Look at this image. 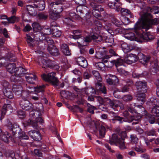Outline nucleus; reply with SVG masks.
Here are the masks:
<instances>
[{"instance_id":"1","label":"nucleus","mask_w":159,"mask_h":159,"mask_svg":"<svg viewBox=\"0 0 159 159\" xmlns=\"http://www.w3.org/2000/svg\"><path fill=\"white\" fill-rule=\"evenodd\" d=\"M8 129L11 132L12 136L7 131L3 132L0 127V138L5 143H8L9 140H14V137L21 139H28L29 137L22 131L19 125L16 124H12L9 122L7 125Z\"/></svg>"},{"instance_id":"2","label":"nucleus","mask_w":159,"mask_h":159,"mask_svg":"<svg viewBox=\"0 0 159 159\" xmlns=\"http://www.w3.org/2000/svg\"><path fill=\"white\" fill-rule=\"evenodd\" d=\"M86 20L87 21H90L91 24L94 25L92 30V32L84 39V42L89 44L91 42L98 43L102 40V37L100 34V30L102 26V23L98 20H93V17L89 14L86 15Z\"/></svg>"},{"instance_id":"3","label":"nucleus","mask_w":159,"mask_h":159,"mask_svg":"<svg viewBox=\"0 0 159 159\" xmlns=\"http://www.w3.org/2000/svg\"><path fill=\"white\" fill-rule=\"evenodd\" d=\"M141 17L139 18L138 20L136 22L134 25V28H132L133 31L134 33L130 32L128 33L125 36V37L128 39L131 40L134 39L135 37V34L138 36L140 37L145 41L149 42L151 41L152 40L154 39L155 38V36L153 35L150 32H142V29H145L146 31L148 30L146 28H142V25L140 24H138L137 26H135L136 24L138 22Z\"/></svg>"},{"instance_id":"4","label":"nucleus","mask_w":159,"mask_h":159,"mask_svg":"<svg viewBox=\"0 0 159 159\" xmlns=\"http://www.w3.org/2000/svg\"><path fill=\"white\" fill-rule=\"evenodd\" d=\"M127 109L132 114H135V115L131 116L130 117L132 120L133 125L137 124L141 120V115L144 116L148 112L142 105H137L134 103L130 104Z\"/></svg>"},{"instance_id":"5","label":"nucleus","mask_w":159,"mask_h":159,"mask_svg":"<svg viewBox=\"0 0 159 159\" xmlns=\"http://www.w3.org/2000/svg\"><path fill=\"white\" fill-rule=\"evenodd\" d=\"M159 24V17L153 18L152 15L148 12H146L141 16V19L136 24L135 26L140 24L142 28L149 30L152 28L153 25H156Z\"/></svg>"},{"instance_id":"6","label":"nucleus","mask_w":159,"mask_h":159,"mask_svg":"<svg viewBox=\"0 0 159 159\" xmlns=\"http://www.w3.org/2000/svg\"><path fill=\"white\" fill-rule=\"evenodd\" d=\"M89 7L93 9L92 14L98 20L102 18L101 12L104 11L103 7L100 5L104 2V0H89Z\"/></svg>"},{"instance_id":"7","label":"nucleus","mask_w":159,"mask_h":159,"mask_svg":"<svg viewBox=\"0 0 159 159\" xmlns=\"http://www.w3.org/2000/svg\"><path fill=\"white\" fill-rule=\"evenodd\" d=\"M127 134L125 132L123 131L119 134H112L111 138L109 140V143L111 145L116 144L121 149L126 148L124 140L126 137Z\"/></svg>"},{"instance_id":"8","label":"nucleus","mask_w":159,"mask_h":159,"mask_svg":"<svg viewBox=\"0 0 159 159\" xmlns=\"http://www.w3.org/2000/svg\"><path fill=\"white\" fill-rule=\"evenodd\" d=\"M26 70L21 66L16 68L14 75L11 76L10 80L11 81L17 84H21L23 82V79L21 78L25 74Z\"/></svg>"},{"instance_id":"9","label":"nucleus","mask_w":159,"mask_h":159,"mask_svg":"<svg viewBox=\"0 0 159 159\" xmlns=\"http://www.w3.org/2000/svg\"><path fill=\"white\" fill-rule=\"evenodd\" d=\"M39 64L43 68H49L56 70H58L59 68V66L58 65L55 64L54 61L50 60H45L41 58L39 60Z\"/></svg>"},{"instance_id":"10","label":"nucleus","mask_w":159,"mask_h":159,"mask_svg":"<svg viewBox=\"0 0 159 159\" xmlns=\"http://www.w3.org/2000/svg\"><path fill=\"white\" fill-rule=\"evenodd\" d=\"M51 74V73L48 74H43L42 75V78L44 81L51 83L54 87H57L59 85V80L57 78Z\"/></svg>"},{"instance_id":"11","label":"nucleus","mask_w":159,"mask_h":159,"mask_svg":"<svg viewBox=\"0 0 159 159\" xmlns=\"http://www.w3.org/2000/svg\"><path fill=\"white\" fill-rule=\"evenodd\" d=\"M46 41L48 43H49L48 44L47 48L48 52L52 55L55 57L58 56L59 54V50L55 46L52 44L54 42L53 40L51 38H48L46 39Z\"/></svg>"},{"instance_id":"12","label":"nucleus","mask_w":159,"mask_h":159,"mask_svg":"<svg viewBox=\"0 0 159 159\" xmlns=\"http://www.w3.org/2000/svg\"><path fill=\"white\" fill-rule=\"evenodd\" d=\"M112 114V118L110 120V121L113 123H118L119 124H121L123 122H132V120H131L130 118L128 119H125L123 117L119 116L114 112H113Z\"/></svg>"},{"instance_id":"13","label":"nucleus","mask_w":159,"mask_h":159,"mask_svg":"<svg viewBox=\"0 0 159 159\" xmlns=\"http://www.w3.org/2000/svg\"><path fill=\"white\" fill-rule=\"evenodd\" d=\"M45 87V86L43 85L36 87L32 85H27V88H28V91L29 92H35L37 93V94L38 95H41V96L43 95L44 89Z\"/></svg>"},{"instance_id":"14","label":"nucleus","mask_w":159,"mask_h":159,"mask_svg":"<svg viewBox=\"0 0 159 159\" xmlns=\"http://www.w3.org/2000/svg\"><path fill=\"white\" fill-rule=\"evenodd\" d=\"M111 21L113 24L118 27L115 30L116 34H124L125 32V29L120 26L123 23L122 21L116 18H113L112 19Z\"/></svg>"},{"instance_id":"15","label":"nucleus","mask_w":159,"mask_h":159,"mask_svg":"<svg viewBox=\"0 0 159 159\" xmlns=\"http://www.w3.org/2000/svg\"><path fill=\"white\" fill-rule=\"evenodd\" d=\"M135 85L138 92H147L148 90L147 83L145 80L137 81Z\"/></svg>"},{"instance_id":"16","label":"nucleus","mask_w":159,"mask_h":159,"mask_svg":"<svg viewBox=\"0 0 159 159\" xmlns=\"http://www.w3.org/2000/svg\"><path fill=\"white\" fill-rule=\"evenodd\" d=\"M149 71L152 75L159 74V65L157 60L150 62Z\"/></svg>"},{"instance_id":"17","label":"nucleus","mask_w":159,"mask_h":159,"mask_svg":"<svg viewBox=\"0 0 159 159\" xmlns=\"http://www.w3.org/2000/svg\"><path fill=\"white\" fill-rule=\"evenodd\" d=\"M138 57L139 62L145 67H147L148 66L151 58L150 56L146 55L141 52L138 53Z\"/></svg>"},{"instance_id":"18","label":"nucleus","mask_w":159,"mask_h":159,"mask_svg":"<svg viewBox=\"0 0 159 159\" xmlns=\"http://www.w3.org/2000/svg\"><path fill=\"white\" fill-rule=\"evenodd\" d=\"M96 91L98 93L106 94L107 93V89L104 84L101 81H98L95 84Z\"/></svg>"},{"instance_id":"19","label":"nucleus","mask_w":159,"mask_h":159,"mask_svg":"<svg viewBox=\"0 0 159 159\" xmlns=\"http://www.w3.org/2000/svg\"><path fill=\"white\" fill-rule=\"evenodd\" d=\"M20 107L24 110L29 111L33 109V105L28 100H22L20 103Z\"/></svg>"},{"instance_id":"20","label":"nucleus","mask_w":159,"mask_h":159,"mask_svg":"<svg viewBox=\"0 0 159 159\" xmlns=\"http://www.w3.org/2000/svg\"><path fill=\"white\" fill-rule=\"evenodd\" d=\"M50 7L54 11L57 12L60 14L63 10V7L62 4L57 3L55 2H51L50 5Z\"/></svg>"},{"instance_id":"21","label":"nucleus","mask_w":159,"mask_h":159,"mask_svg":"<svg viewBox=\"0 0 159 159\" xmlns=\"http://www.w3.org/2000/svg\"><path fill=\"white\" fill-rule=\"evenodd\" d=\"M43 120L41 117H39L36 119L35 120H29L27 122V125L32 126L34 128H38V124H42Z\"/></svg>"},{"instance_id":"22","label":"nucleus","mask_w":159,"mask_h":159,"mask_svg":"<svg viewBox=\"0 0 159 159\" xmlns=\"http://www.w3.org/2000/svg\"><path fill=\"white\" fill-rule=\"evenodd\" d=\"M12 108V106L10 104L5 103L4 104L0 111V121L1 122H2L3 119L4 118L7 111L9 110H11Z\"/></svg>"},{"instance_id":"23","label":"nucleus","mask_w":159,"mask_h":159,"mask_svg":"<svg viewBox=\"0 0 159 159\" xmlns=\"http://www.w3.org/2000/svg\"><path fill=\"white\" fill-rule=\"evenodd\" d=\"M28 133L29 136L34 141H39L42 139L41 135L38 131L31 130Z\"/></svg>"},{"instance_id":"24","label":"nucleus","mask_w":159,"mask_h":159,"mask_svg":"<svg viewBox=\"0 0 159 159\" xmlns=\"http://www.w3.org/2000/svg\"><path fill=\"white\" fill-rule=\"evenodd\" d=\"M110 63L111 65H108V67H111L113 65H115L116 68L118 66L124 65V64L125 63V59L123 60L121 58H118L116 60H112L109 61L108 63Z\"/></svg>"},{"instance_id":"25","label":"nucleus","mask_w":159,"mask_h":159,"mask_svg":"<svg viewBox=\"0 0 159 159\" xmlns=\"http://www.w3.org/2000/svg\"><path fill=\"white\" fill-rule=\"evenodd\" d=\"M127 57V58L125 59V62L129 64L134 63L138 60V56L133 54H128Z\"/></svg>"},{"instance_id":"26","label":"nucleus","mask_w":159,"mask_h":159,"mask_svg":"<svg viewBox=\"0 0 159 159\" xmlns=\"http://www.w3.org/2000/svg\"><path fill=\"white\" fill-rule=\"evenodd\" d=\"M19 84H14L13 85L12 90L16 95L19 97L23 91V88L22 86Z\"/></svg>"},{"instance_id":"27","label":"nucleus","mask_w":159,"mask_h":159,"mask_svg":"<svg viewBox=\"0 0 159 159\" xmlns=\"http://www.w3.org/2000/svg\"><path fill=\"white\" fill-rule=\"evenodd\" d=\"M76 62L78 65L83 68H85L88 65L86 59L82 56L80 57L77 58Z\"/></svg>"},{"instance_id":"28","label":"nucleus","mask_w":159,"mask_h":159,"mask_svg":"<svg viewBox=\"0 0 159 159\" xmlns=\"http://www.w3.org/2000/svg\"><path fill=\"white\" fill-rule=\"evenodd\" d=\"M121 5V3H116V2H110L108 4V6L111 9H114L118 12L120 11Z\"/></svg>"},{"instance_id":"29","label":"nucleus","mask_w":159,"mask_h":159,"mask_svg":"<svg viewBox=\"0 0 159 159\" xmlns=\"http://www.w3.org/2000/svg\"><path fill=\"white\" fill-rule=\"evenodd\" d=\"M146 93V92H138L136 94V97L138 101L141 102V105L143 104L145 102L146 95L145 93Z\"/></svg>"},{"instance_id":"30","label":"nucleus","mask_w":159,"mask_h":159,"mask_svg":"<svg viewBox=\"0 0 159 159\" xmlns=\"http://www.w3.org/2000/svg\"><path fill=\"white\" fill-rule=\"evenodd\" d=\"M52 34L53 36L56 37H59L61 34V31L59 30L55 25L53 26L52 23Z\"/></svg>"},{"instance_id":"31","label":"nucleus","mask_w":159,"mask_h":159,"mask_svg":"<svg viewBox=\"0 0 159 159\" xmlns=\"http://www.w3.org/2000/svg\"><path fill=\"white\" fill-rule=\"evenodd\" d=\"M25 78L27 82L32 84H34L35 83L34 81L36 80L37 79V77L33 74H30L28 76H26Z\"/></svg>"},{"instance_id":"32","label":"nucleus","mask_w":159,"mask_h":159,"mask_svg":"<svg viewBox=\"0 0 159 159\" xmlns=\"http://www.w3.org/2000/svg\"><path fill=\"white\" fill-rule=\"evenodd\" d=\"M157 95L159 97V87L157 88L156 91ZM151 113L153 115L157 116L159 115V106L155 105L152 109Z\"/></svg>"},{"instance_id":"33","label":"nucleus","mask_w":159,"mask_h":159,"mask_svg":"<svg viewBox=\"0 0 159 159\" xmlns=\"http://www.w3.org/2000/svg\"><path fill=\"white\" fill-rule=\"evenodd\" d=\"M26 9L29 15L34 16L37 13L36 9L33 6L27 5L26 6Z\"/></svg>"},{"instance_id":"34","label":"nucleus","mask_w":159,"mask_h":159,"mask_svg":"<svg viewBox=\"0 0 159 159\" xmlns=\"http://www.w3.org/2000/svg\"><path fill=\"white\" fill-rule=\"evenodd\" d=\"M16 64L14 63L9 64L6 67L7 70L11 74H14L16 68Z\"/></svg>"},{"instance_id":"35","label":"nucleus","mask_w":159,"mask_h":159,"mask_svg":"<svg viewBox=\"0 0 159 159\" xmlns=\"http://www.w3.org/2000/svg\"><path fill=\"white\" fill-rule=\"evenodd\" d=\"M120 8V11L122 14L129 16V18H133L134 15L129 10L125 8Z\"/></svg>"},{"instance_id":"36","label":"nucleus","mask_w":159,"mask_h":159,"mask_svg":"<svg viewBox=\"0 0 159 159\" xmlns=\"http://www.w3.org/2000/svg\"><path fill=\"white\" fill-rule=\"evenodd\" d=\"M61 49L65 55L69 56L71 54L68 46L67 44L65 43L62 44L61 47Z\"/></svg>"},{"instance_id":"37","label":"nucleus","mask_w":159,"mask_h":159,"mask_svg":"<svg viewBox=\"0 0 159 159\" xmlns=\"http://www.w3.org/2000/svg\"><path fill=\"white\" fill-rule=\"evenodd\" d=\"M154 115H152L150 114H149L148 112L146 115H145L144 116L147 119L150 124H153L155 123L156 121Z\"/></svg>"},{"instance_id":"38","label":"nucleus","mask_w":159,"mask_h":159,"mask_svg":"<svg viewBox=\"0 0 159 159\" xmlns=\"http://www.w3.org/2000/svg\"><path fill=\"white\" fill-rule=\"evenodd\" d=\"M84 91L88 95H94L96 93V89H94L92 87L85 88L84 89Z\"/></svg>"},{"instance_id":"39","label":"nucleus","mask_w":159,"mask_h":159,"mask_svg":"<svg viewBox=\"0 0 159 159\" xmlns=\"http://www.w3.org/2000/svg\"><path fill=\"white\" fill-rule=\"evenodd\" d=\"M3 92L4 95L9 99H12L14 97L13 93L9 89H3Z\"/></svg>"},{"instance_id":"40","label":"nucleus","mask_w":159,"mask_h":159,"mask_svg":"<svg viewBox=\"0 0 159 159\" xmlns=\"http://www.w3.org/2000/svg\"><path fill=\"white\" fill-rule=\"evenodd\" d=\"M30 92L29 91H24L23 90L21 93V94L19 97H21L23 100L30 99Z\"/></svg>"},{"instance_id":"41","label":"nucleus","mask_w":159,"mask_h":159,"mask_svg":"<svg viewBox=\"0 0 159 159\" xmlns=\"http://www.w3.org/2000/svg\"><path fill=\"white\" fill-rule=\"evenodd\" d=\"M103 104L106 105L107 107L113 106L114 105V101L111 100L108 98H104Z\"/></svg>"},{"instance_id":"42","label":"nucleus","mask_w":159,"mask_h":159,"mask_svg":"<svg viewBox=\"0 0 159 159\" xmlns=\"http://www.w3.org/2000/svg\"><path fill=\"white\" fill-rule=\"evenodd\" d=\"M147 75V72L144 71L141 74L133 72L132 74V76L134 78H139L140 77H145Z\"/></svg>"},{"instance_id":"43","label":"nucleus","mask_w":159,"mask_h":159,"mask_svg":"<svg viewBox=\"0 0 159 159\" xmlns=\"http://www.w3.org/2000/svg\"><path fill=\"white\" fill-rule=\"evenodd\" d=\"M99 131L100 138L104 137L106 131V129L105 127L103 125H101L99 127Z\"/></svg>"},{"instance_id":"44","label":"nucleus","mask_w":159,"mask_h":159,"mask_svg":"<svg viewBox=\"0 0 159 159\" xmlns=\"http://www.w3.org/2000/svg\"><path fill=\"white\" fill-rule=\"evenodd\" d=\"M32 26L33 27V30L35 32H39L41 29L40 24L36 22L33 23Z\"/></svg>"},{"instance_id":"45","label":"nucleus","mask_w":159,"mask_h":159,"mask_svg":"<svg viewBox=\"0 0 159 159\" xmlns=\"http://www.w3.org/2000/svg\"><path fill=\"white\" fill-rule=\"evenodd\" d=\"M60 16V14L57 12L54 11H53L49 14L50 18L54 20H56L59 18Z\"/></svg>"},{"instance_id":"46","label":"nucleus","mask_w":159,"mask_h":159,"mask_svg":"<svg viewBox=\"0 0 159 159\" xmlns=\"http://www.w3.org/2000/svg\"><path fill=\"white\" fill-rule=\"evenodd\" d=\"M35 6H36L35 8L36 9H38L39 11H42L45 9V3L43 1H41Z\"/></svg>"},{"instance_id":"47","label":"nucleus","mask_w":159,"mask_h":159,"mask_svg":"<svg viewBox=\"0 0 159 159\" xmlns=\"http://www.w3.org/2000/svg\"><path fill=\"white\" fill-rule=\"evenodd\" d=\"M14 54L11 53H8L6 55V59L7 61L11 62H15L16 59L13 58Z\"/></svg>"},{"instance_id":"48","label":"nucleus","mask_w":159,"mask_h":159,"mask_svg":"<svg viewBox=\"0 0 159 159\" xmlns=\"http://www.w3.org/2000/svg\"><path fill=\"white\" fill-rule=\"evenodd\" d=\"M95 66L98 69L102 70H104L105 66L108 67L103 62H99L96 63Z\"/></svg>"},{"instance_id":"49","label":"nucleus","mask_w":159,"mask_h":159,"mask_svg":"<svg viewBox=\"0 0 159 159\" xmlns=\"http://www.w3.org/2000/svg\"><path fill=\"white\" fill-rule=\"evenodd\" d=\"M69 17L71 18V19L73 20L75 19L79 20L80 17L79 15H77L75 13L73 12H71L69 13Z\"/></svg>"},{"instance_id":"50","label":"nucleus","mask_w":159,"mask_h":159,"mask_svg":"<svg viewBox=\"0 0 159 159\" xmlns=\"http://www.w3.org/2000/svg\"><path fill=\"white\" fill-rule=\"evenodd\" d=\"M121 48L124 52H127L129 51V48L127 44L125 42H123L121 44Z\"/></svg>"},{"instance_id":"51","label":"nucleus","mask_w":159,"mask_h":159,"mask_svg":"<svg viewBox=\"0 0 159 159\" xmlns=\"http://www.w3.org/2000/svg\"><path fill=\"white\" fill-rule=\"evenodd\" d=\"M38 19L40 21L45 20L48 18V16L45 14L41 13L38 15Z\"/></svg>"},{"instance_id":"52","label":"nucleus","mask_w":159,"mask_h":159,"mask_svg":"<svg viewBox=\"0 0 159 159\" xmlns=\"http://www.w3.org/2000/svg\"><path fill=\"white\" fill-rule=\"evenodd\" d=\"M92 74L95 78L97 80V81H101V78L98 71L97 70H93Z\"/></svg>"},{"instance_id":"53","label":"nucleus","mask_w":159,"mask_h":159,"mask_svg":"<svg viewBox=\"0 0 159 159\" xmlns=\"http://www.w3.org/2000/svg\"><path fill=\"white\" fill-rule=\"evenodd\" d=\"M43 34L46 35H48L52 34V25L50 28L46 27L44 28L43 30Z\"/></svg>"},{"instance_id":"54","label":"nucleus","mask_w":159,"mask_h":159,"mask_svg":"<svg viewBox=\"0 0 159 159\" xmlns=\"http://www.w3.org/2000/svg\"><path fill=\"white\" fill-rule=\"evenodd\" d=\"M150 11L153 14H155L159 13V7L154 6L152 8H150Z\"/></svg>"},{"instance_id":"55","label":"nucleus","mask_w":159,"mask_h":159,"mask_svg":"<svg viewBox=\"0 0 159 159\" xmlns=\"http://www.w3.org/2000/svg\"><path fill=\"white\" fill-rule=\"evenodd\" d=\"M17 115L20 118L23 119L26 116L25 112L22 110H20L17 111Z\"/></svg>"},{"instance_id":"56","label":"nucleus","mask_w":159,"mask_h":159,"mask_svg":"<svg viewBox=\"0 0 159 159\" xmlns=\"http://www.w3.org/2000/svg\"><path fill=\"white\" fill-rule=\"evenodd\" d=\"M17 19V17H16L14 15H13L8 18L7 20L8 23H14L16 20Z\"/></svg>"},{"instance_id":"57","label":"nucleus","mask_w":159,"mask_h":159,"mask_svg":"<svg viewBox=\"0 0 159 159\" xmlns=\"http://www.w3.org/2000/svg\"><path fill=\"white\" fill-rule=\"evenodd\" d=\"M109 76L111 79H112V81L116 84L118 82V79L117 77L115 75H113L111 74H109L107 75L106 78Z\"/></svg>"},{"instance_id":"58","label":"nucleus","mask_w":159,"mask_h":159,"mask_svg":"<svg viewBox=\"0 0 159 159\" xmlns=\"http://www.w3.org/2000/svg\"><path fill=\"white\" fill-rule=\"evenodd\" d=\"M1 85L3 87V89H9L8 87L9 85V83L5 80H3L1 82Z\"/></svg>"},{"instance_id":"59","label":"nucleus","mask_w":159,"mask_h":159,"mask_svg":"<svg viewBox=\"0 0 159 159\" xmlns=\"http://www.w3.org/2000/svg\"><path fill=\"white\" fill-rule=\"evenodd\" d=\"M89 106H88V107L87 109L88 112L92 114H94V109H95V107L93 106H92L89 104Z\"/></svg>"},{"instance_id":"60","label":"nucleus","mask_w":159,"mask_h":159,"mask_svg":"<svg viewBox=\"0 0 159 159\" xmlns=\"http://www.w3.org/2000/svg\"><path fill=\"white\" fill-rule=\"evenodd\" d=\"M133 98L130 95H126L122 98L123 100L126 102L129 101L132 99Z\"/></svg>"},{"instance_id":"61","label":"nucleus","mask_w":159,"mask_h":159,"mask_svg":"<svg viewBox=\"0 0 159 159\" xmlns=\"http://www.w3.org/2000/svg\"><path fill=\"white\" fill-rule=\"evenodd\" d=\"M74 21L71 18H70L69 17H66L63 20L64 23L66 24L67 25H70L71 24V22Z\"/></svg>"},{"instance_id":"62","label":"nucleus","mask_w":159,"mask_h":159,"mask_svg":"<svg viewBox=\"0 0 159 159\" xmlns=\"http://www.w3.org/2000/svg\"><path fill=\"white\" fill-rule=\"evenodd\" d=\"M134 150L137 152H140L141 153L145 152L146 151V149H143L139 146H136L134 148Z\"/></svg>"},{"instance_id":"63","label":"nucleus","mask_w":159,"mask_h":159,"mask_svg":"<svg viewBox=\"0 0 159 159\" xmlns=\"http://www.w3.org/2000/svg\"><path fill=\"white\" fill-rule=\"evenodd\" d=\"M156 131L154 129L148 130L146 131V134L148 136H154L155 135Z\"/></svg>"},{"instance_id":"64","label":"nucleus","mask_w":159,"mask_h":159,"mask_svg":"<svg viewBox=\"0 0 159 159\" xmlns=\"http://www.w3.org/2000/svg\"><path fill=\"white\" fill-rule=\"evenodd\" d=\"M76 3L78 4L83 5L86 3V0H74Z\"/></svg>"}]
</instances>
